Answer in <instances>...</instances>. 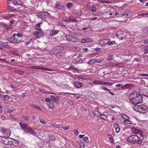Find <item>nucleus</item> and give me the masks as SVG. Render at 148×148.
Masks as SVG:
<instances>
[{
	"instance_id": "obj_1",
	"label": "nucleus",
	"mask_w": 148,
	"mask_h": 148,
	"mask_svg": "<svg viewBox=\"0 0 148 148\" xmlns=\"http://www.w3.org/2000/svg\"><path fill=\"white\" fill-rule=\"evenodd\" d=\"M130 102L135 105L141 103L143 101V97L139 92L133 91L129 96Z\"/></svg>"
},
{
	"instance_id": "obj_2",
	"label": "nucleus",
	"mask_w": 148,
	"mask_h": 148,
	"mask_svg": "<svg viewBox=\"0 0 148 148\" xmlns=\"http://www.w3.org/2000/svg\"><path fill=\"white\" fill-rule=\"evenodd\" d=\"M127 141L132 144L140 145L142 143L140 138L136 135H132L125 138Z\"/></svg>"
},
{
	"instance_id": "obj_3",
	"label": "nucleus",
	"mask_w": 148,
	"mask_h": 148,
	"mask_svg": "<svg viewBox=\"0 0 148 148\" xmlns=\"http://www.w3.org/2000/svg\"><path fill=\"white\" fill-rule=\"evenodd\" d=\"M133 108L135 111L142 113H145L148 112L147 106L144 104L135 105Z\"/></svg>"
},
{
	"instance_id": "obj_4",
	"label": "nucleus",
	"mask_w": 148,
	"mask_h": 148,
	"mask_svg": "<svg viewBox=\"0 0 148 148\" xmlns=\"http://www.w3.org/2000/svg\"><path fill=\"white\" fill-rule=\"evenodd\" d=\"M49 14L47 12H39L36 14L37 16L41 19H44L49 16Z\"/></svg>"
},
{
	"instance_id": "obj_5",
	"label": "nucleus",
	"mask_w": 148,
	"mask_h": 148,
	"mask_svg": "<svg viewBox=\"0 0 148 148\" xmlns=\"http://www.w3.org/2000/svg\"><path fill=\"white\" fill-rule=\"evenodd\" d=\"M64 49V47L61 46H57L52 49V51L51 52V54L58 53L62 51Z\"/></svg>"
},
{
	"instance_id": "obj_6",
	"label": "nucleus",
	"mask_w": 148,
	"mask_h": 148,
	"mask_svg": "<svg viewBox=\"0 0 148 148\" xmlns=\"http://www.w3.org/2000/svg\"><path fill=\"white\" fill-rule=\"evenodd\" d=\"M0 131L6 138H8L11 133L10 130L7 129L3 128Z\"/></svg>"
},
{
	"instance_id": "obj_7",
	"label": "nucleus",
	"mask_w": 148,
	"mask_h": 148,
	"mask_svg": "<svg viewBox=\"0 0 148 148\" xmlns=\"http://www.w3.org/2000/svg\"><path fill=\"white\" fill-rule=\"evenodd\" d=\"M65 38L67 40L69 41H72L73 42H76L77 41L78 38L72 36L67 34L66 35Z\"/></svg>"
},
{
	"instance_id": "obj_8",
	"label": "nucleus",
	"mask_w": 148,
	"mask_h": 148,
	"mask_svg": "<svg viewBox=\"0 0 148 148\" xmlns=\"http://www.w3.org/2000/svg\"><path fill=\"white\" fill-rule=\"evenodd\" d=\"M132 132L135 134H139L141 136H143V134L142 131L137 128L132 127Z\"/></svg>"
},
{
	"instance_id": "obj_9",
	"label": "nucleus",
	"mask_w": 148,
	"mask_h": 148,
	"mask_svg": "<svg viewBox=\"0 0 148 148\" xmlns=\"http://www.w3.org/2000/svg\"><path fill=\"white\" fill-rule=\"evenodd\" d=\"M55 8L56 9L60 10L62 11H65V7L59 3H57L55 4Z\"/></svg>"
},
{
	"instance_id": "obj_10",
	"label": "nucleus",
	"mask_w": 148,
	"mask_h": 148,
	"mask_svg": "<svg viewBox=\"0 0 148 148\" xmlns=\"http://www.w3.org/2000/svg\"><path fill=\"white\" fill-rule=\"evenodd\" d=\"M110 41V39L108 38H106L103 40H100L99 44L100 45H104L108 44Z\"/></svg>"
},
{
	"instance_id": "obj_11",
	"label": "nucleus",
	"mask_w": 148,
	"mask_h": 148,
	"mask_svg": "<svg viewBox=\"0 0 148 148\" xmlns=\"http://www.w3.org/2000/svg\"><path fill=\"white\" fill-rule=\"evenodd\" d=\"M7 138L3 137L1 139L0 138V141L5 144L9 145L10 143V142L8 140Z\"/></svg>"
},
{
	"instance_id": "obj_12",
	"label": "nucleus",
	"mask_w": 148,
	"mask_h": 148,
	"mask_svg": "<svg viewBox=\"0 0 148 148\" xmlns=\"http://www.w3.org/2000/svg\"><path fill=\"white\" fill-rule=\"evenodd\" d=\"M74 85L75 86L76 88H80L83 86L84 84L82 82H80L77 81L74 82Z\"/></svg>"
},
{
	"instance_id": "obj_13",
	"label": "nucleus",
	"mask_w": 148,
	"mask_h": 148,
	"mask_svg": "<svg viewBox=\"0 0 148 148\" xmlns=\"http://www.w3.org/2000/svg\"><path fill=\"white\" fill-rule=\"evenodd\" d=\"M92 41L93 40L92 39L87 38L82 39L81 40V42L83 43L92 42Z\"/></svg>"
},
{
	"instance_id": "obj_14",
	"label": "nucleus",
	"mask_w": 148,
	"mask_h": 148,
	"mask_svg": "<svg viewBox=\"0 0 148 148\" xmlns=\"http://www.w3.org/2000/svg\"><path fill=\"white\" fill-rule=\"evenodd\" d=\"M9 41L10 42L12 43H17L20 42V41L18 40L16 38H12L10 39Z\"/></svg>"
},
{
	"instance_id": "obj_15",
	"label": "nucleus",
	"mask_w": 148,
	"mask_h": 148,
	"mask_svg": "<svg viewBox=\"0 0 148 148\" xmlns=\"http://www.w3.org/2000/svg\"><path fill=\"white\" fill-rule=\"evenodd\" d=\"M33 34L35 36L36 38H39L40 34L41 35H43L41 31H35L34 32Z\"/></svg>"
},
{
	"instance_id": "obj_16",
	"label": "nucleus",
	"mask_w": 148,
	"mask_h": 148,
	"mask_svg": "<svg viewBox=\"0 0 148 148\" xmlns=\"http://www.w3.org/2000/svg\"><path fill=\"white\" fill-rule=\"evenodd\" d=\"M0 96L1 97V98L3 101H6L8 100L10 98L7 95H5L3 94H1Z\"/></svg>"
},
{
	"instance_id": "obj_17",
	"label": "nucleus",
	"mask_w": 148,
	"mask_h": 148,
	"mask_svg": "<svg viewBox=\"0 0 148 148\" xmlns=\"http://www.w3.org/2000/svg\"><path fill=\"white\" fill-rule=\"evenodd\" d=\"M93 83L96 84L104 85V81H102L101 80H95L93 81Z\"/></svg>"
},
{
	"instance_id": "obj_18",
	"label": "nucleus",
	"mask_w": 148,
	"mask_h": 148,
	"mask_svg": "<svg viewBox=\"0 0 148 148\" xmlns=\"http://www.w3.org/2000/svg\"><path fill=\"white\" fill-rule=\"evenodd\" d=\"M59 32V31L56 30H52L50 32V35L51 36L57 34Z\"/></svg>"
},
{
	"instance_id": "obj_19",
	"label": "nucleus",
	"mask_w": 148,
	"mask_h": 148,
	"mask_svg": "<svg viewBox=\"0 0 148 148\" xmlns=\"http://www.w3.org/2000/svg\"><path fill=\"white\" fill-rule=\"evenodd\" d=\"M14 16V15L13 14H8L5 15L3 16V18L5 19L8 20L12 16Z\"/></svg>"
},
{
	"instance_id": "obj_20",
	"label": "nucleus",
	"mask_w": 148,
	"mask_h": 148,
	"mask_svg": "<svg viewBox=\"0 0 148 148\" xmlns=\"http://www.w3.org/2000/svg\"><path fill=\"white\" fill-rule=\"evenodd\" d=\"M19 143V142L18 141L13 139L12 141L10 142V144H11L13 145L17 146L18 145Z\"/></svg>"
},
{
	"instance_id": "obj_21",
	"label": "nucleus",
	"mask_w": 148,
	"mask_h": 148,
	"mask_svg": "<svg viewBox=\"0 0 148 148\" xmlns=\"http://www.w3.org/2000/svg\"><path fill=\"white\" fill-rule=\"evenodd\" d=\"M21 127L24 130L28 126L27 124L25 123H19Z\"/></svg>"
},
{
	"instance_id": "obj_22",
	"label": "nucleus",
	"mask_w": 148,
	"mask_h": 148,
	"mask_svg": "<svg viewBox=\"0 0 148 148\" xmlns=\"http://www.w3.org/2000/svg\"><path fill=\"white\" fill-rule=\"evenodd\" d=\"M3 25L4 28L6 30H8L12 28V25L11 24L7 25L5 24H3Z\"/></svg>"
},
{
	"instance_id": "obj_23",
	"label": "nucleus",
	"mask_w": 148,
	"mask_h": 148,
	"mask_svg": "<svg viewBox=\"0 0 148 148\" xmlns=\"http://www.w3.org/2000/svg\"><path fill=\"white\" fill-rule=\"evenodd\" d=\"M98 116L101 119L105 120H106L108 118L107 115L103 114H99L98 115Z\"/></svg>"
},
{
	"instance_id": "obj_24",
	"label": "nucleus",
	"mask_w": 148,
	"mask_h": 148,
	"mask_svg": "<svg viewBox=\"0 0 148 148\" xmlns=\"http://www.w3.org/2000/svg\"><path fill=\"white\" fill-rule=\"evenodd\" d=\"M38 69L39 70H42L45 71H52V69H49L47 68H45L44 67H42L40 66H38Z\"/></svg>"
},
{
	"instance_id": "obj_25",
	"label": "nucleus",
	"mask_w": 148,
	"mask_h": 148,
	"mask_svg": "<svg viewBox=\"0 0 148 148\" xmlns=\"http://www.w3.org/2000/svg\"><path fill=\"white\" fill-rule=\"evenodd\" d=\"M21 121H28L29 120V117L27 116H24L20 118Z\"/></svg>"
},
{
	"instance_id": "obj_26",
	"label": "nucleus",
	"mask_w": 148,
	"mask_h": 148,
	"mask_svg": "<svg viewBox=\"0 0 148 148\" xmlns=\"http://www.w3.org/2000/svg\"><path fill=\"white\" fill-rule=\"evenodd\" d=\"M14 3L15 5H21L22 4L21 1L20 0H14Z\"/></svg>"
},
{
	"instance_id": "obj_27",
	"label": "nucleus",
	"mask_w": 148,
	"mask_h": 148,
	"mask_svg": "<svg viewBox=\"0 0 148 148\" xmlns=\"http://www.w3.org/2000/svg\"><path fill=\"white\" fill-rule=\"evenodd\" d=\"M77 142L79 145L80 148H84V144L82 142L81 140H78L77 141Z\"/></svg>"
},
{
	"instance_id": "obj_28",
	"label": "nucleus",
	"mask_w": 148,
	"mask_h": 148,
	"mask_svg": "<svg viewBox=\"0 0 148 148\" xmlns=\"http://www.w3.org/2000/svg\"><path fill=\"white\" fill-rule=\"evenodd\" d=\"M129 13L128 12H126L123 14L121 15V17L123 18H128Z\"/></svg>"
},
{
	"instance_id": "obj_29",
	"label": "nucleus",
	"mask_w": 148,
	"mask_h": 148,
	"mask_svg": "<svg viewBox=\"0 0 148 148\" xmlns=\"http://www.w3.org/2000/svg\"><path fill=\"white\" fill-rule=\"evenodd\" d=\"M89 10L91 11L94 12L96 10V8L93 5L90 7Z\"/></svg>"
},
{
	"instance_id": "obj_30",
	"label": "nucleus",
	"mask_w": 148,
	"mask_h": 148,
	"mask_svg": "<svg viewBox=\"0 0 148 148\" xmlns=\"http://www.w3.org/2000/svg\"><path fill=\"white\" fill-rule=\"evenodd\" d=\"M73 5V3L71 2L67 3L66 4L67 7L69 9Z\"/></svg>"
},
{
	"instance_id": "obj_31",
	"label": "nucleus",
	"mask_w": 148,
	"mask_h": 148,
	"mask_svg": "<svg viewBox=\"0 0 148 148\" xmlns=\"http://www.w3.org/2000/svg\"><path fill=\"white\" fill-rule=\"evenodd\" d=\"M100 113V112L97 110L94 111L92 112L93 114L95 116H98V115H99V114Z\"/></svg>"
},
{
	"instance_id": "obj_32",
	"label": "nucleus",
	"mask_w": 148,
	"mask_h": 148,
	"mask_svg": "<svg viewBox=\"0 0 148 148\" xmlns=\"http://www.w3.org/2000/svg\"><path fill=\"white\" fill-rule=\"evenodd\" d=\"M129 119H127L126 120H125L124 121V122L127 124H132V122L130 120H129Z\"/></svg>"
},
{
	"instance_id": "obj_33",
	"label": "nucleus",
	"mask_w": 148,
	"mask_h": 148,
	"mask_svg": "<svg viewBox=\"0 0 148 148\" xmlns=\"http://www.w3.org/2000/svg\"><path fill=\"white\" fill-rule=\"evenodd\" d=\"M32 128L28 127V126L24 130V131L26 133L29 132L30 133L31 130H32Z\"/></svg>"
},
{
	"instance_id": "obj_34",
	"label": "nucleus",
	"mask_w": 148,
	"mask_h": 148,
	"mask_svg": "<svg viewBox=\"0 0 148 148\" xmlns=\"http://www.w3.org/2000/svg\"><path fill=\"white\" fill-rule=\"evenodd\" d=\"M94 60L95 63H100L102 61V59L101 58Z\"/></svg>"
},
{
	"instance_id": "obj_35",
	"label": "nucleus",
	"mask_w": 148,
	"mask_h": 148,
	"mask_svg": "<svg viewBox=\"0 0 148 148\" xmlns=\"http://www.w3.org/2000/svg\"><path fill=\"white\" fill-rule=\"evenodd\" d=\"M30 133L31 134L34 136H35L37 135L36 133L34 130L32 128V130H31Z\"/></svg>"
},
{
	"instance_id": "obj_36",
	"label": "nucleus",
	"mask_w": 148,
	"mask_h": 148,
	"mask_svg": "<svg viewBox=\"0 0 148 148\" xmlns=\"http://www.w3.org/2000/svg\"><path fill=\"white\" fill-rule=\"evenodd\" d=\"M50 139L51 141H54L55 140V138L54 136L53 135H51L49 136Z\"/></svg>"
},
{
	"instance_id": "obj_37",
	"label": "nucleus",
	"mask_w": 148,
	"mask_h": 148,
	"mask_svg": "<svg viewBox=\"0 0 148 148\" xmlns=\"http://www.w3.org/2000/svg\"><path fill=\"white\" fill-rule=\"evenodd\" d=\"M113 83L110 82L104 81V85H108L109 86H112Z\"/></svg>"
},
{
	"instance_id": "obj_38",
	"label": "nucleus",
	"mask_w": 148,
	"mask_h": 148,
	"mask_svg": "<svg viewBox=\"0 0 148 148\" xmlns=\"http://www.w3.org/2000/svg\"><path fill=\"white\" fill-rule=\"evenodd\" d=\"M69 69H72L75 70L77 72L79 71V70H78L77 69L75 68L73 66H70L69 67Z\"/></svg>"
},
{
	"instance_id": "obj_39",
	"label": "nucleus",
	"mask_w": 148,
	"mask_h": 148,
	"mask_svg": "<svg viewBox=\"0 0 148 148\" xmlns=\"http://www.w3.org/2000/svg\"><path fill=\"white\" fill-rule=\"evenodd\" d=\"M10 87L13 89V90L14 91H16L18 90L17 87L12 85H11Z\"/></svg>"
},
{
	"instance_id": "obj_40",
	"label": "nucleus",
	"mask_w": 148,
	"mask_h": 148,
	"mask_svg": "<svg viewBox=\"0 0 148 148\" xmlns=\"http://www.w3.org/2000/svg\"><path fill=\"white\" fill-rule=\"evenodd\" d=\"M8 9L10 11H13L15 10L14 9V8L13 7H12L10 6H8Z\"/></svg>"
},
{
	"instance_id": "obj_41",
	"label": "nucleus",
	"mask_w": 148,
	"mask_h": 148,
	"mask_svg": "<svg viewBox=\"0 0 148 148\" xmlns=\"http://www.w3.org/2000/svg\"><path fill=\"white\" fill-rule=\"evenodd\" d=\"M94 60H90L88 62V64H91L95 63Z\"/></svg>"
},
{
	"instance_id": "obj_42",
	"label": "nucleus",
	"mask_w": 148,
	"mask_h": 148,
	"mask_svg": "<svg viewBox=\"0 0 148 148\" xmlns=\"http://www.w3.org/2000/svg\"><path fill=\"white\" fill-rule=\"evenodd\" d=\"M131 84H126L124 85V89L127 88H129Z\"/></svg>"
},
{
	"instance_id": "obj_43",
	"label": "nucleus",
	"mask_w": 148,
	"mask_h": 148,
	"mask_svg": "<svg viewBox=\"0 0 148 148\" xmlns=\"http://www.w3.org/2000/svg\"><path fill=\"white\" fill-rule=\"evenodd\" d=\"M51 99L53 100L54 102H56L57 101V100L56 99L55 97L54 96L51 95Z\"/></svg>"
},
{
	"instance_id": "obj_44",
	"label": "nucleus",
	"mask_w": 148,
	"mask_h": 148,
	"mask_svg": "<svg viewBox=\"0 0 148 148\" xmlns=\"http://www.w3.org/2000/svg\"><path fill=\"white\" fill-rule=\"evenodd\" d=\"M48 107L49 108L51 109H53L54 108L53 105L52 103H50L48 105Z\"/></svg>"
},
{
	"instance_id": "obj_45",
	"label": "nucleus",
	"mask_w": 148,
	"mask_h": 148,
	"mask_svg": "<svg viewBox=\"0 0 148 148\" xmlns=\"http://www.w3.org/2000/svg\"><path fill=\"white\" fill-rule=\"evenodd\" d=\"M145 50V52L144 53H148V46H145L144 48Z\"/></svg>"
},
{
	"instance_id": "obj_46",
	"label": "nucleus",
	"mask_w": 148,
	"mask_h": 148,
	"mask_svg": "<svg viewBox=\"0 0 148 148\" xmlns=\"http://www.w3.org/2000/svg\"><path fill=\"white\" fill-rule=\"evenodd\" d=\"M100 88L101 89L103 90L106 91H107V90H108V88H107L106 87L103 86H101L100 87Z\"/></svg>"
},
{
	"instance_id": "obj_47",
	"label": "nucleus",
	"mask_w": 148,
	"mask_h": 148,
	"mask_svg": "<svg viewBox=\"0 0 148 148\" xmlns=\"http://www.w3.org/2000/svg\"><path fill=\"white\" fill-rule=\"evenodd\" d=\"M122 117L123 119L126 120L127 119H129V118L125 114H124L122 115Z\"/></svg>"
},
{
	"instance_id": "obj_48",
	"label": "nucleus",
	"mask_w": 148,
	"mask_h": 148,
	"mask_svg": "<svg viewBox=\"0 0 148 148\" xmlns=\"http://www.w3.org/2000/svg\"><path fill=\"white\" fill-rule=\"evenodd\" d=\"M115 43V42L114 41H110V40L109 42L108 43V45H113Z\"/></svg>"
},
{
	"instance_id": "obj_49",
	"label": "nucleus",
	"mask_w": 148,
	"mask_h": 148,
	"mask_svg": "<svg viewBox=\"0 0 148 148\" xmlns=\"http://www.w3.org/2000/svg\"><path fill=\"white\" fill-rule=\"evenodd\" d=\"M148 15V13H147V14H139L138 15L137 17L138 18H140V16H144V15Z\"/></svg>"
},
{
	"instance_id": "obj_50",
	"label": "nucleus",
	"mask_w": 148,
	"mask_h": 148,
	"mask_svg": "<svg viewBox=\"0 0 148 148\" xmlns=\"http://www.w3.org/2000/svg\"><path fill=\"white\" fill-rule=\"evenodd\" d=\"M16 36L19 37L21 38L23 36V35L22 34H20L19 33H17L16 34Z\"/></svg>"
},
{
	"instance_id": "obj_51",
	"label": "nucleus",
	"mask_w": 148,
	"mask_h": 148,
	"mask_svg": "<svg viewBox=\"0 0 148 148\" xmlns=\"http://www.w3.org/2000/svg\"><path fill=\"white\" fill-rule=\"evenodd\" d=\"M62 128L64 130H68L69 128V126L67 125L65 126L62 127Z\"/></svg>"
},
{
	"instance_id": "obj_52",
	"label": "nucleus",
	"mask_w": 148,
	"mask_h": 148,
	"mask_svg": "<svg viewBox=\"0 0 148 148\" xmlns=\"http://www.w3.org/2000/svg\"><path fill=\"white\" fill-rule=\"evenodd\" d=\"M119 127L118 124L115 123L113 125V127L114 129H115L116 128Z\"/></svg>"
},
{
	"instance_id": "obj_53",
	"label": "nucleus",
	"mask_w": 148,
	"mask_h": 148,
	"mask_svg": "<svg viewBox=\"0 0 148 148\" xmlns=\"http://www.w3.org/2000/svg\"><path fill=\"white\" fill-rule=\"evenodd\" d=\"M84 140L86 142H88V138L86 136L84 138Z\"/></svg>"
},
{
	"instance_id": "obj_54",
	"label": "nucleus",
	"mask_w": 148,
	"mask_h": 148,
	"mask_svg": "<svg viewBox=\"0 0 148 148\" xmlns=\"http://www.w3.org/2000/svg\"><path fill=\"white\" fill-rule=\"evenodd\" d=\"M39 119L41 123H42L44 124H45L46 123V122L45 121L41 119L40 118Z\"/></svg>"
},
{
	"instance_id": "obj_55",
	"label": "nucleus",
	"mask_w": 148,
	"mask_h": 148,
	"mask_svg": "<svg viewBox=\"0 0 148 148\" xmlns=\"http://www.w3.org/2000/svg\"><path fill=\"white\" fill-rule=\"evenodd\" d=\"M40 91L44 93H49V94H55V93H53L52 92H45V90H40Z\"/></svg>"
},
{
	"instance_id": "obj_56",
	"label": "nucleus",
	"mask_w": 148,
	"mask_h": 148,
	"mask_svg": "<svg viewBox=\"0 0 148 148\" xmlns=\"http://www.w3.org/2000/svg\"><path fill=\"white\" fill-rule=\"evenodd\" d=\"M115 132L116 133H119L120 131V128L119 127L115 129Z\"/></svg>"
},
{
	"instance_id": "obj_57",
	"label": "nucleus",
	"mask_w": 148,
	"mask_h": 148,
	"mask_svg": "<svg viewBox=\"0 0 148 148\" xmlns=\"http://www.w3.org/2000/svg\"><path fill=\"white\" fill-rule=\"evenodd\" d=\"M56 56L59 58H61L62 56V55L60 54H57L56 55Z\"/></svg>"
},
{
	"instance_id": "obj_58",
	"label": "nucleus",
	"mask_w": 148,
	"mask_h": 148,
	"mask_svg": "<svg viewBox=\"0 0 148 148\" xmlns=\"http://www.w3.org/2000/svg\"><path fill=\"white\" fill-rule=\"evenodd\" d=\"M112 58V56L110 55H109L108 57H107V59L108 60H111Z\"/></svg>"
},
{
	"instance_id": "obj_59",
	"label": "nucleus",
	"mask_w": 148,
	"mask_h": 148,
	"mask_svg": "<svg viewBox=\"0 0 148 148\" xmlns=\"http://www.w3.org/2000/svg\"><path fill=\"white\" fill-rule=\"evenodd\" d=\"M29 68L32 69H38V67L35 66H32Z\"/></svg>"
},
{
	"instance_id": "obj_60",
	"label": "nucleus",
	"mask_w": 148,
	"mask_h": 148,
	"mask_svg": "<svg viewBox=\"0 0 148 148\" xmlns=\"http://www.w3.org/2000/svg\"><path fill=\"white\" fill-rule=\"evenodd\" d=\"M45 100L47 102H49L51 101L50 99L49 98H47L45 99Z\"/></svg>"
},
{
	"instance_id": "obj_61",
	"label": "nucleus",
	"mask_w": 148,
	"mask_h": 148,
	"mask_svg": "<svg viewBox=\"0 0 148 148\" xmlns=\"http://www.w3.org/2000/svg\"><path fill=\"white\" fill-rule=\"evenodd\" d=\"M108 90H107V91H108L111 94V95H114V93L111 92L110 90L109 89H108Z\"/></svg>"
},
{
	"instance_id": "obj_62",
	"label": "nucleus",
	"mask_w": 148,
	"mask_h": 148,
	"mask_svg": "<svg viewBox=\"0 0 148 148\" xmlns=\"http://www.w3.org/2000/svg\"><path fill=\"white\" fill-rule=\"evenodd\" d=\"M108 90H107V91H108L111 94V95H114V93L111 92L110 90L109 89H108Z\"/></svg>"
},
{
	"instance_id": "obj_63",
	"label": "nucleus",
	"mask_w": 148,
	"mask_h": 148,
	"mask_svg": "<svg viewBox=\"0 0 148 148\" xmlns=\"http://www.w3.org/2000/svg\"><path fill=\"white\" fill-rule=\"evenodd\" d=\"M108 90H107V91H108L111 94V95H114V93L111 92L110 90L109 89H108Z\"/></svg>"
},
{
	"instance_id": "obj_64",
	"label": "nucleus",
	"mask_w": 148,
	"mask_h": 148,
	"mask_svg": "<svg viewBox=\"0 0 148 148\" xmlns=\"http://www.w3.org/2000/svg\"><path fill=\"white\" fill-rule=\"evenodd\" d=\"M35 108H36V109L40 110H42V109H41L40 107L37 106L36 105L35 107Z\"/></svg>"
}]
</instances>
